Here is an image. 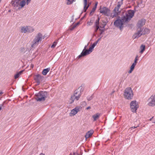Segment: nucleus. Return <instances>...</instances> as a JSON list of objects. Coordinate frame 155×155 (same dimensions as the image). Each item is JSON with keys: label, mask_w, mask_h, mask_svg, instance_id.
Wrapping results in <instances>:
<instances>
[{"label": "nucleus", "mask_w": 155, "mask_h": 155, "mask_svg": "<svg viewBox=\"0 0 155 155\" xmlns=\"http://www.w3.org/2000/svg\"><path fill=\"white\" fill-rule=\"evenodd\" d=\"M140 48L141 50L140 53L142 54L145 50V46L144 45H142L140 47Z\"/></svg>", "instance_id": "22"}, {"label": "nucleus", "mask_w": 155, "mask_h": 155, "mask_svg": "<svg viewBox=\"0 0 155 155\" xmlns=\"http://www.w3.org/2000/svg\"><path fill=\"white\" fill-rule=\"evenodd\" d=\"M134 67H134V66H133V65H132L131 66L130 68V69L128 72L129 73H130L132 72V71L134 70Z\"/></svg>", "instance_id": "29"}, {"label": "nucleus", "mask_w": 155, "mask_h": 155, "mask_svg": "<svg viewBox=\"0 0 155 155\" xmlns=\"http://www.w3.org/2000/svg\"><path fill=\"white\" fill-rule=\"evenodd\" d=\"M50 70L49 68L44 69L42 71V74L44 75H46L48 72Z\"/></svg>", "instance_id": "21"}, {"label": "nucleus", "mask_w": 155, "mask_h": 155, "mask_svg": "<svg viewBox=\"0 0 155 155\" xmlns=\"http://www.w3.org/2000/svg\"><path fill=\"white\" fill-rule=\"evenodd\" d=\"M99 10L100 12L103 15L107 16H108L110 15V10L107 8L106 7H101Z\"/></svg>", "instance_id": "7"}, {"label": "nucleus", "mask_w": 155, "mask_h": 155, "mask_svg": "<svg viewBox=\"0 0 155 155\" xmlns=\"http://www.w3.org/2000/svg\"><path fill=\"white\" fill-rule=\"evenodd\" d=\"M81 87H79L78 89L75 91L73 95L71 96L69 102L70 104L72 103L74 101L79 100L82 94L81 91Z\"/></svg>", "instance_id": "3"}, {"label": "nucleus", "mask_w": 155, "mask_h": 155, "mask_svg": "<svg viewBox=\"0 0 155 155\" xmlns=\"http://www.w3.org/2000/svg\"><path fill=\"white\" fill-rule=\"evenodd\" d=\"M84 6L85 7L87 5V0H84Z\"/></svg>", "instance_id": "35"}, {"label": "nucleus", "mask_w": 155, "mask_h": 155, "mask_svg": "<svg viewBox=\"0 0 155 155\" xmlns=\"http://www.w3.org/2000/svg\"><path fill=\"white\" fill-rule=\"evenodd\" d=\"M31 1V0H27V4H28Z\"/></svg>", "instance_id": "37"}, {"label": "nucleus", "mask_w": 155, "mask_h": 155, "mask_svg": "<svg viewBox=\"0 0 155 155\" xmlns=\"http://www.w3.org/2000/svg\"><path fill=\"white\" fill-rule=\"evenodd\" d=\"M99 18H98V19H97L95 22L94 27V32L96 33L98 29L100 31V35H101L103 32L104 31V29H101L99 28Z\"/></svg>", "instance_id": "9"}, {"label": "nucleus", "mask_w": 155, "mask_h": 155, "mask_svg": "<svg viewBox=\"0 0 155 155\" xmlns=\"http://www.w3.org/2000/svg\"><path fill=\"white\" fill-rule=\"evenodd\" d=\"M91 5V3H88V5L87 4V5H86V6L85 7V6H84L83 10H84V12H86L87 10L89 8V7L90 5Z\"/></svg>", "instance_id": "27"}, {"label": "nucleus", "mask_w": 155, "mask_h": 155, "mask_svg": "<svg viewBox=\"0 0 155 155\" xmlns=\"http://www.w3.org/2000/svg\"><path fill=\"white\" fill-rule=\"evenodd\" d=\"M91 107H87V108H86V109L87 110H88V109H91Z\"/></svg>", "instance_id": "43"}, {"label": "nucleus", "mask_w": 155, "mask_h": 155, "mask_svg": "<svg viewBox=\"0 0 155 155\" xmlns=\"http://www.w3.org/2000/svg\"><path fill=\"white\" fill-rule=\"evenodd\" d=\"M71 155H72L71 154ZM72 155H79L78 153H73V154Z\"/></svg>", "instance_id": "39"}, {"label": "nucleus", "mask_w": 155, "mask_h": 155, "mask_svg": "<svg viewBox=\"0 0 155 155\" xmlns=\"http://www.w3.org/2000/svg\"><path fill=\"white\" fill-rule=\"evenodd\" d=\"M43 35L41 33H38L35 37L32 42L31 47L34 48L37 46L39 43L41 42L44 39Z\"/></svg>", "instance_id": "4"}, {"label": "nucleus", "mask_w": 155, "mask_h": 155, "mask_svg": "<svg viewBox=\"0 0 155 155\" xmlns=\"http://www.w3.org/2000/svg\"><path fill=\"white\" fill-rule=\"evenodd\" d=\"M10 12V10H9V11H8V12Z\"/></svg>", "instance_id": "47"}, {"label": "nucleus", "mask_w": 155, "mask_h": 155, "mask_svg": "<svg viewBox=\"0 0 155 155\" xmlns=\"http://www.w3.org/2000/svg\"><path fill=\"white\" fill-rule=\"evenodd\" d=\"M20 31L21 33H26L27 32H30L34 31V29L30 26H24L20 27Z\"/></svg>", "instance_id": "6"}, {"label": "nucleus", "mask_w": 155, "mask_h": 155, "mask_svg": "<svg viewBox=\"0 0 155 155\" xmlns=\"http://www.w3.org/2000/svg\"><path fill=\"white\" fill-rule=\"evenodd\" d=\"M94 130H91L88 131L86 134L85 137L86 139H87L91 137L93 133H94Z\"/></svg>", "instance_id": "17"}, {"label": "nucleus", "mask_w": 155, "mask_h": 155, "mask_svg": "<svg viewBox=\"0 0 155 155\" xmlns=\"http://www.w3.org/2000/svg\"><path fill=\"white\" fill-rule=\"evenodd\" d=\"M23 72V71H21L16 74L15 76V79L18 78L19 76L21 75Z\"/></svg>", "instance_id": "25"}, {"label": "nucleus", "mask_w": 155, "mask_h": 155, "mask_svg": "<svg viewBox=\"0 0 155 155\" xmlns=\"http://www.w3.org/2000/svg\"><path fill=\"white\" fill-rule=\"evenodd\" d=\"M100 39H101L100 38H99V39H98V41H97L98 42L100 40Z\"/></svg>", "instance_id": "46"}, {"label": "nucleus", "mask_w": 155, "mask_h": 155, "mask_svg": "<svg viewBox=\"0 0 155 155\" xmlns=\"http://www.w3.org/2000/svg\"><path fill=\"white\" fill-rule=\"evenodd\" d=\"M145 20L143 19L139 20L137 24L138 28H141V27L145 24Z\"/></svg>", "instance_id": "14"}, {"label": "nucleus", "mask_w": 155, "mask_h": 155, "mask_svg": "<svg viewBox=\"0 0 155 155\" xmlns=\"http://www.w3.org/2000/svg\"><path fill=\"white\" fill-rule=\"evenodd\" d=\"M94 48H92V47L91 46L90 47L88 50H87L88 51H89L90 53H91L92 51V50Z\"/></svg>", "instance_id": "31"}, {"label": "nucleus", "mask_w": 155, "mask_h": 155, "mask_svg": "<svg viewBox=\"0 0 155 155\" xmlns=\"http://www.w3.org/2000/svg\"><path fill=\"white\" fill-rule=\"evenodd\" d=\"M123 0H121L119 2H118L117 3V5L116 7H117V8H120L121 6L123 4Z\"/></svg>", "instance_id": "26"}, {"label": "nucleus", "mask_w": 155, "mask_h": 155, "mask_svg": "<svg viewBox=\"0 0 155 155\" xmlns=\"http://www.w3.org/2000/svg\"><path fill=\"white\" fill-rule=\"evenodd\" d=\"M136 64V63H134L132 65H133V66H134V67H135Z\"/></svg>", "instance_id": "42"}, {"label": "nucleus", "mask_w": 155, "mask_h": 155, "mask_svg": "<svg viewBox=\"0 0 155 155\" xmlns=\"http://www.w3.org/2000/svg\"><path fill=\"white\" fill-rule=\"evenodd\" d=\"M147 105L150 107L155 106V94H153L148 99Z\"/></svg>", "instance_id": "8"}, {"label": "nucleus", "mask_w": 155, "mask_h": 155, "mask_svg": "<svg viewBox=\"0 0 155 155\" xmlns=\"http://www.w3.org/2000/svg\"><path fill=\"white\" fill-rule=\"evenodd\" d=\"M76 0H67L66 3L67 5H69L72 4L74 2H75Z\"/></svg>", "instance_id": "24"}, {"label": "nucleus", "mask_w": 155, "mask_h": 155, "mask_svg": "<svg viewBox=\"0 0 155 155\" xmlns=\"http://www.w3.org/2000/svg\"><path fill=\"white\" fill-rule=\"evenodd\" d=\"M26 4L25 1V0H23L21 1H20V4L19 6H21V8H23L25 5Z\"/></svg>", "instance_id": "23"}, {"label": "nucleus", "mask_w": 155, "mask_h": 155, "mask_svg": "<svg viewBox=\"0 0 155 155\" xmlns=\"http://www.w3.org/2000/svg\"><path fill=\"white\" fill-rule=\"evenodd\" d=\"M70 155H71V153Z\"/></svg>", "instance_id": "48"}, {"label": "nucleus", "mask_w": 155, "mask_h": 155, "mask_svg": "<svg viewBox=\"0 0 155 155\" xmlns=\"http://www.w3.org/2000/svg\"><path fill=\"white\" fill-rule=\"evenodd\" d=\"M90 53V52L88 51L87 50H85L84 51L83 50L81 53V54L79 55V58H80L82 56H84Z\"/></svg>", "instance_id": "18"}, {"label": "nucleus", "mask_w": 155, "mask_h": 155, "mask_svg": "<svg viewBox=\"0 0 155 155\" xmlns=\"http://www.w3.org/2000/svg\"><path fill=\"white\" fill-rule=\"evenodd\" d=\"M125 15L121 19H117L114 22V25L121 30L122 28V25L124 23L130 20L134 15V12L132 10H129L124 13Z\"/></svg>", "instance_id": "1"}, {"label": "nucleus", "mask_w": 155, "mask_h": 155, "mask_svg": "<svg viewBox=\"0 0 155 155\" xmlns=\"http://www.w3.org/2000/svg\"><path fill=\"white\" fill-rule=\"evenodd\" d=\"M137 57H138V56H137H137H136V57L135 58V60H136V61H137V60H138V59Z\"/></svg>", "instance_id": "40"}, {"label": "nucleus", "mask_w": 155, "mask_h": 155, "mask_svg": "<svg viewBox=\"0 0 155 155\" xmlns=\"http://www.w3.org/2000/svg\"><path fill=\"white\" fill-rule=\"evenodd\" d=\"M2 105H0V110H1L2 109Z\"/></svg>", "instance_id": "41"}, {"label": "nucleus", "mask_w": 155, "mask_h": 155, "mask_svg": "<svg viewBox=\"0 0 155 155\" xmlns=\"http://www.w3.org/2000/svg\"><path fill=\"white\" fill-rule=\"evenodd\" d=\"M97 4H98L97 2H95L94 6V7L92 8V10H91V11L90 12V14H91L92 13H94L95 12V10L97 8Z\"/></svg>", "instance_id": "20"}, {"label": "nucleus", "mask_w": 155, "mask_h": 155, "mask_svg": "<svg viewBox=\"0 0 155 155\" xmlns=\"http://www.w3.org/2000/svg\"><path fill=\"white\" fill-rule=\"evenodd\" d=\"M124 96L126 99L130 100L132 99L133 96V91L130 87H127L125 89Z\"/></svg>", "instance_id": "5"}, {"label": "nucleus", "mask_w": 155, "mask_h": 155, "mask_svg": "<svg viewBox=\"0 0 155 155\" xmlns=\"http://www.w3.org/2000/svg\"><path fill=\"white\" fill-rule=\"evenodd\" d=\"M120 8H117V7L116 6L114 9V11H116L117 12H119V13H120Z\"/></svg>", "instance_id": "28"}, {"label": "nucleus", "mask_w": 155, "mask_h": 155, "mask_svg": "<svg viewBox=\"0 0 155 155\" xmlns=\"http://www.w3.org/2000/svg\"><path fill=\"white\" fill-rule=\"evenodd\" d=\"M11 4L15 7L18 6L20 4V0H12Z\"/></svg>", "instance_id": "15"}, {"label": "nucleus", "mask_w": 155, "mask_h": 155, "mask_svg": "<svg viewBox=\"0 0 155 155\" xmlns=\"http://www.w3.org/2000/svg\"><path fill=\"white\" fill-rule=\"evenodd\" d=\"M130 107L132 112H135L138 107V104L136 101H133L130 103Z\"/></svg>", "instance_id": "10"}, {"label": "nucleus", "mask_w": 155, "mask_h": 155, "mask_svg": "<svg viewBox=\"0 0 155 155\" xmlns=\"http://www.w3.org/2000/svg\"><path fill=\"white\" fill-rule=\"evenodd\" d=\"M88 44L87 45H86L85 46V47H84V49L83 50H84V51L86 49V48H87V47L88 46Z\"/></svg>", "instance_id": "36"}, {"label": "nucleus", "mask_w": 155, "mask_h": 155, "mask_svg": "<svg viewBox=\"0 0 155 155\" xmlns=\"http://www.w3.org/2000/svg\"><path fill=\"white\" fill-rule=\"evenodd\" d=\"M149 32L150 30L147 28H145L142 29L141 28H137V32L134 34L132 37L134 39L137 38L142 35L147 34Z\"/></svg>", "instance_id": "2"}, {"label": "nucleus", "mask_w": 155, "mask_h": 155, "mask_svg": "<svg viewBox=\"0 0 155 155\" xmlns=\"http://www.w3.org/2000/svg\"><path fill=\"white\" fill-rule=\"evenodd\" d=\"M137 127H135V126L132 127L130 128V129H134V128H137Z\"/></svg>", "instance_id": "38"}, {"label": "nucleus", "mask_w": 155, "mask_h": 155, "mask_svg": "<svg viewBox=\"0 0 155 155\" xmlns=\"http://www.w3.org/2000/svg\"><path fill=\"white\" fill-rule=\"evenodd\" d=\"M134 63H136V64H137V61L135 60L134 62Z\"/></svg>", "instance_id": "44"}, {"label": "nucleus", "mask_w": 155, "mask_h": 155, "mask_svg": "<svg viewBox=\"0 0 155 155\" xmlns=\"http://www.w3.org/2000/svg\"><path fill=\"white\" fill-rule=\"evenodd\" d=\"M93 98L92 96H89L87 97V99L88 101H90Z\"/></svg>", "instance_id": "33"}, {"label": "nucleus", "mask_w": 155, "mask_h": 155, "mask_svg": "<svg viewBox=\"0 0 155 155\" xmlns=\"http://www.w3.org/2000/svg\"><path fill=\"white\" fill-rule=\"evenodd\" d=\"M46 97L45 94L43 92H40L37 95V100L38 101H43Z\"/></svg>", "instance_id": "12"}, {"label": "nucleus", "mask_w": 155, "mask_h": 155, "mask_svg": "<svg viewBox=\"0 0 155 155\" xmlns=\"http://www.w3.org/2000/svg\"><path fill=\"white\" fill-rule=\"evenodd\" d=\"M34 79L38 85L43 80L44 77L40 74L36 75L35 76Z\"/></svg>", "instance_id": "13"}, {"label": "nucleus", "mask_w": 155, "mask_h": 155, "mask_svg": "<svg viewBox=\"0 0 155 155\" xmlns=\"http://www.w3.org/2000/svg\"><path fill=\"white\" fill-rule=\"evenodd\" d=\"M57 42L56 41H54L52 45L51 46V48H54L55 47V46L57 45Z\"/></svg>", "instance_id": "30"}, {"label": "nucleus", "mask_w": 155, "mask_h": 155, "mask_svg": "<svg viewBox=\"0 0 155 155\" xmlns=\"http://www.w3.org/2000/svg\"><path fill=\"white\" fill-rule=\"evenodd\" d=\"M93 23L91 21H88L87 23V26H89L92 25Z\"/></svg>", "instance_id": "32"}, {"label": "nucleus", "mask_w": 155, "mask_h": 155, "mask_svg": "<svg viewBox=\"0 0 155 155\" xmlns=\"http://www.w3.org/2000/svg\"><path fill=\"white\" fill-rule=\"evenodd\" d=\"M97 43V41L96 42L93 43V44L91 46L92 48H94V47L96 45Z\"/></svg>", "instance_id": "34"}, {"label": "nucleus", "mask_w": 155, "mask_h": 155, "mask_svg": "<svg viewBox=\"0 0 155 155\" xmlns=\"http://www.w3.org/2000/svg\"><path fill=\"white\" fill-rule=\"evenodd\" d=\"M113 13L111 14L110 16L112 18L117 17L120 14L119 12L113 11Z\"/></svg>", "instance_id": "19"}, {"label": "nucleus", "mask_w": 155, "mask_h": 155, "mask_svg": "<svg viewBox=\"0 0 155 155\" xmlns=\"http://www.w3.org/2000/svg\"><path fill=\"white\" fill-rule=\"evenodd\" d=\"M82 109L81 106H77L74 109L72 110L69 113V116L71 117L75 115L78 112L80 111Z\"/></svg>", "instance_id": "11"}, {"label": "nucleus", "mask_w": 155, "mask_h": 155, "mask_svg": "<svg viewBox=\"0 0 155 155\" xmlns=\"http://www.w3.org/2000/svg\"><path fill=\"white\" fill-rule=\"evenodd\" d=\"M101 116V114L99 113H97L93 115L92 116V118L93 119V121H95L97 120Z\"/></svg>", "instance_id": "16"}, {"label": "nucleus", "mask_w": 155, "mask_h": 155, "mask_svg": "<svg viewBox=\"0 0 155 155\" xmlns=\"http://www.w3.org/2000/svg\"><path fill=\"white\" fill-rule=\"evenodd\" d=\"M2 94H3V93L2 92H0V95Z\"/></svg>", "instance_id": "45"}]
</instances>
